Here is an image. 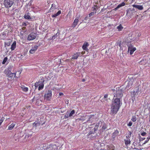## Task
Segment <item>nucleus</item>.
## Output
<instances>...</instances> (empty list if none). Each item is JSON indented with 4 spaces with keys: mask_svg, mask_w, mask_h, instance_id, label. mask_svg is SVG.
Listing matches in <instances>:
<instances>
[{
    "mask_svg": "<svg viewBox=\"0 0 150 150\" xmlns=\"http://www.w3.org/2000/svg\"><path fill=\"white\" fill-rule=\"evenodd\" d=\"M121 106V101L119 98L114 97L111 105V112L112 113H117Z\"/></svg>",
    "mask_w": 150,
    "mask_h": 150,
    "instance_id": "obj_1",
    "label": "nucleus"
},
{
    "mask_svg": "<svg viewBox=\"0 0 150 150\" xmlns=\"http://www.w3.org/2000/svg\"><path fill=\"white\" fill-rule=\"evenodd\" d=\"M95 124H93L92 125H90L89 127L90 128H92L94 127V128L92 129H91L90 130L89 133L88 134V137H91L93 138L94 137L93 135L94 133H95L96 131L97 130L98 128L99 127V124H97L95 125H94Z\"/></svg>",
    "mask_w": 150,
    "mask_h": 150,
    "instance_id": "obj_2",
    "label": "nucleus"
},
{
    "mask_svg": "<svg viewBox=\"0 0 150 150\" xmlns=\"http://www.w3.org/2000/svg\"><path fill=\"white\" fill-rule=\"evenodd\" d=\"M112 90L114 93V97L119 98L120 100L123 95V91L121 87H118L116 88V90L115 89H112Z\"/></svg>",
    "mask_w": 150,
    "mask_h": 150,
    "instance_id": "obj_3",
    "label": "nucleus"
},
{
    "mask_svg": "<svg viewBox=\"0 0 150 150\" xmlns=\"http://www.w3.org/2000/svg\"><path fill=\"white\" fill-rule=\"evenodd\" d=\"M98 114H91L90 115H86V118L87 120L88 121L90 122H92L93 121L94 122L98 118Z\"/></svg>",
    "mask_w": 150,
    "mask_h": 150,
    "instance_id": "obj_4",
    "label": "nucleus"
},
{
    "mask_svg": "<svg viewBox=\"0 0 150 150\" xmlns=\"http://www.w3.org/2000/svg\"><path fill=\"white\" fill-rule=\"evenodd\" d=\"M14 3V0H4V4L5 7L9 8L12 6Z\"/></svg>",
    "mask_w": 150,
    "mask_h": 150,
    "instance_id": "obj_5",
    "label": "nucleus"
},
{
    "mask_svg": "<svg viewBox=\"0 0 150 150\" xmlns=\"http://www.w3.org/2000/svg\"><path fill=\"white\" fill-rule=\"evenodd\" d=\"M52 96V91L51 90H48L44 94V98L47 100H50Z\"/></svg>",
    "mask_w": 150,
    "mask_h": 150,
    "instance_id": "obj_6",
    "label": "nucleus"
},
{
    "mask_svg": "<svg viewBox=\"0 0 150 150\" xmlns=\"http://www.w3.org/2000/svg\"><path fill=\"white\" fill-rule=\"evenodd\" d=\"M36 38V35L35 33H32L28 35L27 39L28 40H34Z\"/></svg>",
    "mask_w": 150,
    "mask_h": 150,
    "instance_id": "obj_7",
    "label": "nucleus"
},
{
    "mask_svg": "<svg viewBox=\"0 0 150 150\" xmlns=\"http://www.w3.org/2000/svg\"><path fill=\"white\" fill-rule=\"evenodd\" d=\"M16 76V73H11L8 74L7 77L8 80H13L14 78Z\"/></svg>",
    "mask_w": 150,
    "mask_h": 150,
    "instance_id": "obj_8",
    "label": "nucleus"
},
{
    "mask_svg": "<svg viewBox=\"0 0 150 150\" xmlns=\"http://www.w3.org/2000/svg\"><path fill=\"white\" fill-rule=\"evenodd\" d=\"M136 50V48L133 47L132 45H130L128 46V51H130V55H132L134 52Z\"/></svg>",
    "mask_w": 150,
    "mask_h": 150,
    "instance_id": "obj_9",
    "label": "nucleus"
},
{
    "mask_svg": "<svg viewBox=\"0 0 150 150\" xmlns=\"http://www.w3.org/2000/svg\"><path fill=\"white\" fill-rule=\"evenodd\" d=\"M11 71V67L7 68L5 69L4 71V73L6 75L7 77H8V74L10 73Z\"/></svg>",
    "mask_w": 150,
    "mask_h": 150,
    "instance_id": "obj_10",
    "label": "nucleus"
},
{
    "mask_svg": "<svg viewBox=\"0 0 150 150\" xmlns=\"http://www.w3.org/2000/svg\"><path fill=\"white\" fill-rule=\"evenodd\" d=\"M79 17H77L75 18L73 23L72 25V27L74 28L76 27L79 22Z\"/></svg>",
    "mask_w": 150,
    "mask_h": 150,
    "instance_id": "obj_11",
    "label": "nucleus"
},
{
    "mask_svg": "<svg viewBox=\"0 0 150 150\" xmlns=\"http://www.w3.org/2000/svg\"><path fill=\"white\" fill-rule=\"evenodd\" d=\"M38 46L37 45H35L34 47H33L30 50L29 52L31 54H33L36 51V50H37L38 48Z\"/></svg>",
    "mask_w": 150,
    "mask_h": 150,
    "instance_id": "obj_12",
    "label": "nucleus"
},
{
    "mask_svg": "<svg viewBox=\"0 0 150 150\" xmlns=\"http://www.w3.org/2000/svg\"><path fill=\"white\" fill-rule=\"evenodd\" d=\"M133 7L137 8L139 10H142L143 9V6L142 5L134 4L132 5Z\"/></svg>",
    "mask_w": 150,
    "mask_h": 150,
    "instance_id": "obj_13",
    "label": "nucleus"
},
{
    "mask_svg": "<svg viewBox=\"0 0 150 150\" xmlns=\"http://www.w3.org/2000/svg\"><path fill=\"white\" fill-rule=\"evenodd\" d=\"M81 53L80 52H77L74 54L72 57V59H77L78 57L80 55Z\"/></svg>",
    "mask_w": 150,
    "mask_h": 150,
    "instance_id": "obj_14",
    "label": "nucleus"
},
{
    "mask_svg": "<svg viewBox=\"0 0 150 150\" xmlns=\"http://www.w3.org/2000/svg\"><path fill=\"white\" fill-rule=\"evenodd\" d=\"M21 138V137L20 136L19 134H16L14 136V140L17 142H18Z\"/></svg>",
    "mask_w": 150,
    "mask_h": 150,
    "instance_id": "obj_15",
    "label": "nucleus"
},
{
    "mask_svg": "<svg viewBox=\"0 0 150 150\" xmlns=\"http://www.w3.org/2000/svg\"><path fill=\"white\" fill-rule=\"evenodd\" d=\"M89 46V44L88 42H85L84 43L83 45L82 46V48L83 50L87 51L88 50L87 48V47Z\"/></svg>",
    "mask_w": 150,
    "mask_h": 150,
    "instance_id": "obj_16",
    "label": "nucleus"
},
{
    "mask_svg": "<svg viewBox=\"0 0 150 150\" xmlns=\"http://www.w3.org/2000/svg\"><path fill=\"white\" fill-rule=\"evenodd\" d=\"M30 12H27L24 16V18L27 19H31L32 18L30 17Z\"/></svg>",
    "mask_w": 150,
    "mask_h": 150,
    "instance_id": "obj_17",
    "label": "nucleus"
},
{
    "mask_svg": "<svg viewBox=\"0 0 150 150\" xmlns=\"http://www.w3.org/2000/svg\"><path fill=\"white\" fill-rule=\"evenodd\" d=\"M57 8L55 4H53L52 5L49 11L50 12H53L54 10Z\"/></svg>",
    "mask_w": 150,
    "mask_h": 150,
    "instance_id": "obj_18",
    "label": "nucleus"
},
{
    "mask_svg": "<svg viewBox=\"0 0 150 150\" xmlns=\"http://www.w3.org/2000/svg\"><path fill=\"white\" fill-rule=\"evenodd\" d=\"M40 125V123L38 121H35L34 123L33 124V127L35 129L37 126H39Z\"/></svg>",
    "mask_w": 150,
    "mask_h": 150,
    "instance_id": "obj_19",
    "label": "nucleus"
},
{
    "mask_svg": "<svg viewBox=\"0 0 150 150\" xmlns=\"http://www.w3.org/2000/svg\"><path fill=\"white\" fill-rule=\"evenodd\" d=\"M16 42L15 41H14L13 43L11 45V51H13V50L15 49L16 47Z\"/></svg>",
    "mask_w": 150,
    "mask_h": 150,
    "instance_id": "obj_20",
    "label": "nucleus"
},
{
    "mask_svg": "<svg viewBox=\"0 0 150 150\" xmlns=\"http://www.w3.org/2000/svg\"><path fill=\"white\" fill-rule=\"evenodd\" d=\"M21 88L23 91L27 92L28 91V87H25V86L21 85Z\"/></svg>",
    "mask_w": 150,
    "mask_h": 150,
    "instance_id": "obj_21",
    "label": "nucleus"
},
{
    "mask_svg": "<svg viewBox=\"0 0 150 150\" xmlns=\"http://www.w3.org/2000/svg\"><path fill=\"white\" fill-rule=\"evenodd\" d=\"M126 146H128V144H130L131 141L129 139H127L124 140Z\"/></svg>",
    "mask_w": 150,
    "mask_h": 150,
    "instance_id": "obj_22",
    "label": "nucleus"
},
{
    "mask_svg": "<svg viewBox=\"0 0 150 150\" xmlns=\"http://www.w3.org/2000/svg\"><path fill=\"white\" fill-rule=\"evenodd\" d=\"M15 125V124L12 123L10 125H9L8 126V129L11 130L13 129Z\"/></svg>",
    "mask_w": 150,
    "mask_h": 150,
    "instance_id": "obj_23",
    "label": "nucleus"
},
{
    "mask_svg": "<svg viewBox=\"0 0 150 150\" xmlns=\"http://www.w3.org/2000/svg\"><path fill=\"white\" fill-rule=\"evenodd\" d=\"M133 84V81H132L130 80L128 82V83H127V86H126V88H129V86H132Z\"/></svg>",
    "mask_w": 150,
    "mask_h": 150,
    "instance_id": "obj_24",
    "label": "nucleus"
},
{
    "mask_svg": "<svg viewBox=\"0 0 150 150\" xmlns=\"http://www.w3.org/2000/svg\"><path fill=\"white\" fill-rule=\"evenodd\" d=\"M44 87V83H40V82L39 86L38 88V90H40L43 89Z\"/></svg>",
    "mask_w": 150,
    "mask_h": 150,
    "instance_id": "obj_25",
    "label": "nucleus"
},
{
    "mask_svg": "<svg viewBox=\"0 0 150 150\" xmlns=\"http://www.w3.org/2000/svg\"><path fill=\"white\" fill-rule=\"evenodd\" d=\"M61 10H59L56 13L54 14H53L52 16V17L53 18L56 17L58 16L61 13Z\"/></svg>",
    "mask_w": 150,
    "mask_h": 150,
    "instance_id": "obj_26",
    "label": "nucleus"
},
{
    "mask_svg": "<svg viewBox=\"0 0 150 150\" xmlns=\"http://www.w3.org/2000/svg\"><path fill=\"white\" fill-rule=\"evenodd\" d=\"M115 146L112 144H111L109 147V150H115Z\"/></svg>",
    "mask_w": 150,
    "mask_h": 150,
    "instance_id": "obj_27",
    "label": "nucleus"
},
{
    "mask_svg": "<svg viewBox=\"0 0 150 150\" xmlns=\"http://www.w3.org/2000/svg\"><path fill=\"white\" fill-rule=\"evenodd\" d=\"M32 136V134H26L25 135L24 138L25 139H26V140H27V139H28L29 137H30Z\"/></svg>",
    "mask_w": 150,
    "mask_h": 150,
    "instance_id": "obj_28",
    "label": "nucleus"
},
{
    "mask_svg": "<svg viewBox=\"0 0 150 150\" xmlns=\"http://www.w3.org/2000/svg\"><path fill=\"white\" fill-rule=\"evenodd\" d=\"M117 28L119 31H121L123 29V27H122L121 24H120L119 25L117 26Z\"/></svg>",
    "mask_w": 150,
    "mask_h": 150,
    "instance_id": "obj_29",
    "label": "nucleus"
},
{
    "mask_svg": "<svg viewBox=\"0 0 150 150\" xmlns=\"http://www.w3.org/2000/svg\"><path fill=\"white\" fill-rule=\"evenodd\" d=\"M131 120L133 122H135L137 120V118L135 115H134L132 116Z\"/></svg>",
    "mask_w": 150,
    "mask_h": 150,
    "instance_id": "obj_30",
    "label": "nucleus"
},
{
    "mask_svg": "<svg viewBox=\"0 0 150 150\" xmlns=\"http://www.w3.org/2000/svg\"><path fill=\"white\" fill-rule=\"evenodd\" d=\"M125 5V3L124 2H122V3L119 4L117 5V8H120L122 6H124Z\"/></svg>",
    "mask_w": 150,
    "mask_h": 150,
    "instance_id": "obj_31",
    "label": "nucleus"
},
{
    "mask_svg": "<svg viewBox=\"0 0 150 150\" xmlns=\"http://www.w3.org/2000/svg\"><path fill=\"white\" fill-rule=\"evenodd\" d=\"M8 60V58L7 57H6L5 58H4L2 62V63L3 64H5L6 62Z\"/></svg>",
    "mask_w": 150,
    "mask_h": 150,
    "instance_id": "obj_32",
    "label": "nucleus"
},
{
    "mask_svg": "<svg viewBox=\"0 0 150 150\" xmlns=\"http://www.w3.org/2000/svg\"><path fill=\"white\" fill-rule=\"evenodd\" d=\"M15 73L16 74V77L15 78H18L19 77L20 75L21 74V72H20L19 71H16Z\"/></svg>",
    "mask_w": 150,
    "mask_h": 150,
    "instance_id": "obj_33",
    "label": "nucleus"
},
{
    "mask_svg": "<svg viewBox=\"0 0 150 150\" xmlns=\"http://www.w3.org/2000/svg\"><path fill=\"white\" fill-rule=\"evenodd\" d=\"M75 110H72V111H71L70 113H69V117H71V116H72L73 114H75Z\"/></svg>",
    "mask_w": 150,
    "mask_h": 150,
    "instance_id": "obj_34",
    "label": "nucleus"
},
{
    "mask_svg": "<svg viewBox=\"0 0 150 150\" xmlns=\"http://www.w3.org/2000/svg\"><path fill=\"white\" fill-rule=\"evenodd\" d=\"M119 133L118 130H116L114 132V133H113V135L115 136H117L118 135Z\"/></svg>",
    "mask_w": 150,
    "mask_h": 150,
    "instance_id": "obj_35",
    "label": "nucleus"
},
{
    "mask_svg": "<svg viewBox=\"0 0 150 150\" xmlns=\"http://www.w3.org/2000/svg\"><path fill=\"white\" fill-rule=\"evenodd\" d=\"M131 132H129L128 134H126V139H129L131 137Z\"/></svg>",
    "mask_w": 150,
    "mask_h": 150,
    "instance_id": "obj_36",
    "label": "nucleus"
},
{
    "mask_svg": "<svg viewBox=\"0 0 150 150\" xmlns=\"http://www.w3.org/2000/svg\"><path fill=\"white\" fill-rule=\"evenodd\" d=\"M40 81H38V82H36L35 83V89L36 88H37L38 87V86H39L40 85Z\"/></svg>",
    "mask_w": 150,
    "mask_h": 150,
    "instance_id": "obj_37",
    "label": "nucleus"
},
{
    "mask_svg": "<svg viewBox=\"0 0 150 150\" xmlns=\"http://www.w3.org/2000/svg\"><path fill=\"white\" fill-rule=\"evenodd\" d=\"M40 83H44L45 81L44 77H40Z\"/></svg>",
    "mask_w": 150,
    "mask_h": 150,
    "instance_id": "obj_38",
    "label": "nucleus"
},
{
    "mask_svg": "<svg viewBox=\"0 0 150 150\" xmlns=\"http://www.w3.org/2000/svg\"><path fill=\"white\" fill-rule=\"evenodd\" d=\"M107 125H106L105 124H104L102 127V128L103 130H105L107 129Z\"/></svg>",
    "mask_w": 150,
    "mask_h": 150,
    "instance_id": "obj_39",
    "label": "nucleus"
},
{
    "mask_svg": "<svg viewBox=\"0 0 150 150\" xmlns=\"http://www.w3.org/2000/svg\"><path fill=\"white\" fill-rule=\"evenodd\" d=\"M5 118L4 117H2L1 119H0V125H1L2 123V122H3Z\"/></svg>",
    "mask_w": 150,
    "mask_h": 150,
    "instance_id": "obj_40",
    "label": "nucleus"
},
{
    "mask_svg": "<svg viewBox=\"0 0 150 150\" xmlns=\"http://www.w3.org/2000/svg\"><path fill=\"white\" fill-rule=\"evenodd\" d=\"M59 33H58V32L57 33L56 35H54L52 37V39L53 40H54V38H56V37H57V36H58L59 35Z\"/></svg>",
    "mask_w": 150,
    "mask_h": 150,
    "instance_id": "obj_41",
    "label": "nucleus"
},
{
    "mask_svg": "<svg viewBox=\"0 0 150 150\" xmlns=\"http://www.w3.org/2000/svg\"><path fill=\"white\" fill-rule=\"evenodd\" d=\"M96 12H92L89 14V17L93 15H94L96 14Z\"/></svg>",
    "mask_w": 150,
    "mask_h": 150,
    "instance_id": "obj_42",
    "label": "nucleus"
},
{
    "mask_svg": "<svg viewBox=\"0 0 150 150\" xmlns=\"http://www.w3.org/2000/svg\"><path fill=\"white\" fill-rule=\"evenodd\" d=\"M150 138V136L148 137H147V138L146 140L145 141L144 143L145 144V143H147V142H148V141L149 140Z\"/></svg>",
    "mask_w": 150,
    "mask_h": 150,
    "instance_id": "obj_43",
    "label": "nucleus"
},
{
    "mask_svg": "<svg viewBox=\"0 0 150 150\" xmlns=\"http://www.w3.org/2000/svg\"><path fill=\"white\" fill-rule=\"evenodd\" d=\"M97 7V6L96 5H94V7L93 8V11H95L96 10V8Z\"/></svg>",
    "mask_w": 150,
    "mask_h": 150,
    "instance_id": "obj_44",
    "label": "nucleus"
},
{
    "mask_svg": "<svg viewBox=\"0 0 150 150\" xmlns=\"http://www.w3.org/2000/svg\"><path fill=\"white\" fill-rule=\"evenodd\" d=\"M146 133L145 132H142L141 133V135L142 136H144L146 135Z\"/></svg>",
    "mask_w": 150,
    "mask_h": 150,
    "instance_id": "obj_45",
    "label": "nucleus"
},
{
    "mask_svg": "<svg viewBox=\"0 0 150 150\" xmlns=\"http://www.w3.org/2000/svg\"><path fill=\"white\" fill-rule=\"evenodd\" d=\"M69 117V114H66L64 116V118H68Z\"/></svg>",
    "mask_w": 150,
    "mask_h": 150,
    "instance_id": "obj_46",
    "label": "nucleus"
},
{
    "mask_svg": "<svg viewBox=\"0 0 150 150\" xmlns=\"http://www.w3.org/2000/svg\"><path fill=\"white\" fill-rule=\"evenodd\" d=\"M127 125L129 126H131L132 125V123L131 122H129Z\"/></svg>",
    "mask_w": 150,
    "mask_h": 150,
    "instance_id": "obj_47",
    "label": "nucleus"
},
{
    "mask_svg": "<svg viewBox=\"0 0 150 150\" xmlns=\"http://www.w3.org/2000/svg\"><path fill=\"white\" fill-rule=\"evenodd\" d=\"M104 97L105 98H107L108 97V94H106L104 95Z\"/></svg>",
    "mask_w": 150,
    "mask_h": 150,
    "instance_id": "obj_48",
    "label": "nucleus"
},
{
    "mask_svg": "<svg viewBox=\"0 0 150 150\" xmlns=\"http://www.w3.org/2000/svg\"><path fill=\"white\" fill-rule=\"evenodd\" d=\"M5 44L6 45H7L8 46H10V42H7L6 43H5Z\"/></svg>",
    "mask_w": 150,
    "mask_h": 150,
    "instance_id": "obj_49",
    "label": "nucleus"
},
{
    "mask_svg": "<svg viewBox=\"0 0 150 150\" xmlns=\"http://www.w3.org/2000/svg\"><path fill=\"white\" fill-rule=\"evenodd\" d=\"M23 25H24V26H26L27 24H26V23H23Z\"/></svg>",
    "mask_w": 150,
    "mask_h": 150,
    "instance_id": "obj_50",
    "label": "nucleus"
},
{
    "mask_svg": "<svg viewBox=\"0 0 150 150\" xmlns=\"http://www.w3.org/2000/svg\"><path fill=\"white\" fill-rule=\"evenodd\" d=\"M63 93H59V95L60 96H62L63 95Z\"/></svg>",
    "mask_w": 150,
    "mask_h": 150,
    "instance_id": "obj_51",
    "label": "nucleus"
},
{
    "mask_svg": "<svg viewBox=\"0 0 150 150\" xmlns=\"http://www.w3.org/2000/svg\"><path fill=\"white\" fill-rule=\"evenodd\" d=\"M118 6H117L116 8H115V9H114V10L115 11H116V10H117L118 9Z\"/></svg>",
    "mask_w": 150,
    "mask_h": 150,
    "instance_id": "obj_52",
    "label": "nucleus"
},
{
    "mask_svg": "<svg viewBox=\"0 0 150 150\" xmlns=\"http://www.w3.org/2000/svg\"><path fill=\"white\" fill-rule=\"evenodd\" d=\"M85 51H82V52H81V54H82V55H83V54H85Z\"/></svg>",
    "mask_w": 150,
    "mask_h": 150,
    "instance_id": "obj_53",
    "label": "nucleus"
},
{
    "mask_svg": "<svg viewBox=\"0 0 150 150\" xmlns=\"http://www.w3.org/2000/svg\"><path fill=\"white\" fill-rule=\"evenodd\" d=\"M85 80H85V79H82V81H83V82H84V81H85Z\"/></svg>",
    "mask_w": 150,
    "mask_h": 150,
    "instance_id": "obj_54",
    "label": "nucleus"
},
{
    "mask_svg": "<svg viewBox=\"0 0 150 150\" xmlns=\"http://www.w3.org/2000/svg\"><path fill=\"white\" fill-rule=\"evenodd\" d=\"M145 139V138H143L142 139V140H144V139Z\"/></svg>",
    "mask_w": 150,
    "mask_h": 150,
    "instance_id": "obj_55",
    "label": "nucleus"
},
{
    "mask_svg": "<svg viewBox=\"0 0 150 150\" xmlns=\"http://www.w3.org/2000/svg\"><path fill=\"white\" fill-rule=\"evenodd\" d=\"M144 59H143L142 60H141V61H140V62H142V61H144Z\"/></svg>",
    "mask_w": 150,
    "mask_h": 150,
    "instance_id": "obj_56",
    "label": "nucleus"
},
{
    "mask_svg": "<svg viewBox=\"0 0 150 150\" xmlns=\"http://www.w3.org/2000/svg\"><path fill=\"white\" fill-rule=\"evenodd\" d=\"M84 19L86 20L87 19V17H86Z\"/></svg>",
    "mask_w": 150,
    "mask_h": 150,
    "instance_id": "obj_57",
    "label": "nucleus"
},
{
    "mask_svg": "<svg viewBox=\"0 0 150 150\" xmlns=\"http://www.w3.org/2000/svg\"><path fill=\"white\" fill-rule=\"evenodd\" d=\"M135 0H132V1H134Z\"/></svg>",
    "mask_w": 150,
    "mask_h": 150,
    "instance_id": "obj_58",
    "label": "nucleus"
},
{
    "mask_svg": "<svg viewBox=\"0 0 150 150\" xmlns=\"http://www.w3.org/2000/svg\"><path fill=\"white\" fill-rule=\"evenodd\" d=\"M127 13L128 14V12H127Z\"/></svg>",
    "mask_w": 150,
    "mask_h": 150,
    "instance_id": "obj_59",
    "label": "nucleus"
}]
</instances>
